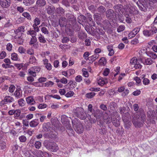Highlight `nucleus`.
Returning <instances> with one entry per match:
<instances>
[{
  "mask_svg": "<svg viewBox=\"0 0 157 157\" xmlns=\"http://www.w3.org/2000/svg\"><path fill=\"white\" fill-rule=\"evenodd\" d=\"M145 116L141 117L138 115H136L132 120V122L136 127H140L143 126V124L145 120Z\"/></svg>",
  "mask_w": 157,
  "mask_h": 157,
  "instance_id": "nucleus-1",
  "label": "nucleus"
},
{
  "mask_svg": "<svg viewBox=\"0 0 157 157\" xmlns=\"http://www.w3.org/2000/svg\"><path fill=\"white\" fill-rule=\"evenodd\" d=\"M44 145L48 149L53 152H56L58 149V147L56 143L54 142H50L46 141L44 143Z\"/></svg>",
  "mask_w": 157,
  "mask_h": 157,
  "instance_id": "nucleus-2",
  "label": "nucleus"
},
{
  "mask_svg": "<svg viewBox=\"0 0 157 157\" xmlns=\"http://www.w3.org/2000/svg\"><path fill=\"white\" fill-rule=\"evenodd\" d=\"M75 113L76 116L81 119H85L87 117V115L83 108L78 107L76 108Z\"/></svg>",
  "mask_w": 157,
  "mask_h": 157,
  "instance_id": "nucleus-3",
  "label": "nucleus"
},
{
  "mask_svg": "<svg viewBox=\"0 0 157 157\" xmlns=\"http://www.w3.org/2000/svg\"><path fill=\"white\" fill-rule=\"evenodd\" d=\"M61 122L65 127L72 133L73 130L71 128V125L70 124V121L68 117L65 115H63L61 116Z\"/></svg>",
  "mask_w": 157,
  "mask_h": 157,
  "instance_id": "nucleus-4",
  "label": "nucleus"
},
{
  "mask_svg": "<svg viewBox=\"0 0 157 157\" xmlns=\"http://www.w3.org/2000/svg\"><path fill=\"white\" fill-rule=\"evenodd\" d=\"M157 33V28L154 26H152L149 30L145 29L143 31L144 35L146 37L151 36Z\"/></svg>",
  "mask_w": 157,
  "mask_h": 157,
  "instance_id": "nucleus-5",
  "label": "nucleus"
},
{
  "mask_svg": "<svg viewBox=\"0 0 157 157\" xmlns=\"http://www.w3.org/2000/svg\"><path fill=\"white\" fill-rule=\"evenodd\" d=\"M46 4L45 0H37L36 2L35 6H33L30 8V10L36 11L38 9V8L44 7Z\"/></svg>",
  "mask_w": 157,
  "mask_h": 157,
  "instance_id": "nucleus-6",
  "label": "nucleus"
},
{
  "mask_svg": "<svg viewBox=\"0 0 157 157\" xmlns=\"http://www.w3.org/2000/svg\"><path fill=\"white\" fill-rule=\"evenodd\" d=\"M72 123L73 124L75 129L76 132L79 133H81L83 131V126L81 122L77 121L75 124H73V121Z\"/></svg>",
  "mask_w": 157,
  "mask_h": 157,
  "instance_id": "nucleus-7",
  "label": "nucleus"
},
{
  "mask_svg": "<svg viewBox=\"0 0 157 157\" xmlns=\"http://www.w3.org/2000/svg\"><path fill=\"white\" fill-rule=\"evenodd\" d=\"M147 116L150 122L153 124L155 123V119L156 117V114L154 111H149L147 112Z\"/></svg>",
  "mask_w": 157,
  "mask_h": 157,
  "instance_id": "nucleus-8",
  "label": "nucleus"
},
{
  "mask_svg": "<svg viewBox=\"0 0 157 157\" xmlns=\"http://www.w3.org/2000/svg\"><path fill=\"white\" fill-rule=\"evenodd\" d=\"M14 101V98L12 97L9 96H6L4 99L1 101L0 103L1 105H4L8 103H11Z\"/></svg>",
  "mask_w": 157,
  "mask_h": 157,
  "instance_id": "nucleus-9",
  "label": "nucleus"
},
{
  "mask_svg": "<svg viewBox=\"0 0 157 157\" xmlns=\"http://www.w3.org/2000/svg\"><path fill=\"white\" fill-rule=\"evenodd\" d=\"M69 23L71 26H73L76 23V19L74 16L72 14H68L67 16Z\"/></svg>",
  "mask_w": 157,
  "mask_h": 157,
  "instance_id": "nucleus-10",
  "label": "nucleus"
},
{
  "mask_svg": "<svg viewBox=\"0 0 157 157\" xmlns=\"http://www.w3.org/2000/svg\"><path fill=\"white\" fill-rule=\"evenodd\" d=\"M103 115L102 112L101 110H98V111L96 113V114L94 115V117H95L97 119H100V120L98 121V122L99 123V124L100 125H102L103 122L101 120V119H102V116Z\"/></svg>",
  "mask_w": 157,
  "mask_h": 157,
  "instance_id": "nucleus-11",
  "label": "nucleus"
},
{
  "mask_svg": "<svg viewBox=\"0 0 157 157\" xmlns=\"http://www.w3.org/2000/svg\"><path fill=\"white\" fill-rule=\"evenodd\" d=\"M105 14L107 18L108 19H111L114 17V16L115 13L113 10L109 9L105 12Z\"/></svg>",
  "mask_w": 157,
  "mask_h": 157,
  "instance_id": "nucleus-12",
  "label": "nucleus"
},
{
  "mask_svg": "<svg viewBox=\"0 0 157 157\" xmlns=\"http://www.w3.org/2000/svg\"><path fill=\"white\" fill-rule=\"evenodd\" d=\"M11 3L10 0H0V4L2 7L7 8L10 6Z\"/></svg>",
  "mask_w": 157,
  "mask_h": 157,
  "instance_id": "nucleus-13",
  "label": "nucleus"
},
{
  "mask_svg": "<svg viewBox=\"0 0 157 157\" xmlns=\"http://www.w3.org/2000/svg\"><path fill=\"white\" fill-rule=\"evenodd\" d=\"M87 21L88 24L92 25L94 26L95 25V22L93 21L92 18V15L90 13H87L86 14Z\"/></svg>",
  "mask_w": 157,
  "mask_h": 157,
  "instance_id": "nucleus-14",
  "label": "nucleus"
},
{
  "mask_svg": "<svg viewBox=\"0 0 157 157\" xmlns=\"http://www.w3.org/2000/svg\"><path fill=\"white\" fill-rule=\"evenodd\" d=\"M67 19L64 17H61L60 18L59 20V24L60 26L61 27L65 26L67 23Z\"/></svg>",
  "mask_w": 157,
  "mask_h": 157,
  "instance_id": "nucleus-15",
  "label": "nucleus"
},
{
  "mask_svg": "<svg viewBox=\"0 0 157 157\" xmlns=\"http://www.w3.org/2000/svg\"><path fill=\"white\" fill-rule=\"evenodd\" d=\"M55 10V8L54 6H48L46 8V11L48 14H52L54 13Z\"/></svg>",
  "mask_w": 157,
  "mask_h": 157,
  "instance_id": "nucleus-16",
  "label": "nucleus"
},
{
  "mask_svg": "<svg viewBox=\"0 0 157 157\" xmlns=\"http://www.w3.org/2000/svg\"><path fill=\"white\" fill-rule=\"evenodd\" d=\"M56 13L59 16L63 15L64 13V10L63 8L60 6L57 8L55 10Z\"/></svg>",
  "mask_w": 157,
  "mask_h": 157,
  "instance_id": "nucleus-17",
  "label": "nucleus"
},
{
  "mask_svg": "<svg viewBox=\"0 0 157 157\" xmlns=\"http://www.w3.org/2000/svg\"><path fill=\"white\" fill-rule=\"evenodd\" d=\"M140 60L144 64L151 65L153 61L151 58H147L144 60L143 58H140Z\"/></svg>",
  "mask_w": 157,
  "mask_h": 157,
  "instance_id": "nucleus-18",
  "label": "nucleus"
},
{
  "mask_svg": "<svg viewBox=\"0 0 157 157\" xmlns=\"http://www.w3.org/2000/svg\"><path fill=\"white\" fill-rule=\"evenodd\" d=\"M130 117V115L128 112L123 113L122 115V119L124 122H128L129 120Z\"/></svg>",
  "mask_w": 157,
  "mask_h": 157,
  "instance_id": "nucleus-19",
  "label": "nucleus"
},
{
  "mask_svg": "<svg viewBox=\"0 0 157 157\" xmlns=\"http://www.w3.org/2000/svg\"><path fill=\"white\" fill-rule=\"evenodd\" d=\"M113 8L115 12H120L123 9V6L121 4H117L115 5Z\"/></svg>",
  "mask_w": 157,
  "mask_h": 157,
  "instance_id": "nucleus-20",
  "label": "nucleus"
},
{
  "mask_svg": "<svg viewBox=\"0 0 157 157\" xmlns=\"http://www.w3.org/2000/svg\"><path fill=\"white\" fill-rule=\"evenodd\" d=\"M51 124L50 123H44L43 124V130L46 132H48L50 130Z\"/></svg>",
  "mask_w": 157,
  "mask_h": 157,
  "instance_id": "nucleus-21",
  "label": "nucleus"
},
{
  "mask_svg": "<svg viewBox=\"0 0 157 157\" xmlns=\"http://www.w3.org/2000/svg\"><path fill=\"white\" fill-rule=\"evenodd\" d=\"M94 20L97 22H99L101 21L102 19L101 15L98 13H96L94 14Z\"/></svg>",
  "mask_w": 157,
  "mask_h": 157,
  "instance_id": "nucleus-22",
  "label": "nucleus"
},
{
  "mask_svg": "<svg viewBox=\"0 0 157 157\" xmlns=\"http://www.w3.org/2000/svg\"><path fill=\"white\" fill-rule=\"evenodd\" d=\"M98 82L99 85L103 86V85L107 83L108 80L106 78H101L99 79Z\"/></svg>",
  "mask_w": 157,
  "mask_h": 157,
  "instance_id": "nucleus-23",
  "label": "nucleus"
},
{
  "mask_svg": "<svg viewBox=\"0 0 157 157\" xmlns=\"http://www.w3.org/2000/svg\"><path fill=\"white\" fill-rule=\"evenodd\" d=\"M103 26L105 29H107L110 26V24L109 20H105L103 21Z\"/></svg>",
  "mask_w": 157,
  "mask_h": 157,
  "instance_id": "nucleus-24",
  "label": "nucleus"
},
{
  "mask_svg": "<svg viewBox=\"0 0 157 157\" xmlns=\"http://www.w3.org/2000/svg\"><path fill=\"white\" fill-rule=\"evenodd\" d=\"M39 121L38 119H34L31 121L29 123V124L30 127H35L39 124Z\"/></svg>",
  "mask_w": 157,
  "mask_h": 157,
  "instance_id": "nucleus-25",
  "label": "nucleus"
},
{
  "mask_svg": "<svg viewBox=\"0 0 157 157\" xmlns=\"http://www.w3.org/2000/svg\"><path fill=\"white\" fill-rule=\"evenodd\" d=\"M14 95L17 98H21L22 96V91L20 89H17L15 92Z\"/></svg>",
  "mask_w": 157,
  "mask_h": 157,
  "instance_id": "nucleus-26",
  "label": "nucleus"
},
{
  "mask_svg": "<svg viewBox=\"0 0 157 157\" xmlns=\"http://www.w3.org/2000/svg\"><path fill=\"white\" fill-rule=\"evenodd\" d=\"M118 118H113L112 119V123L116 127H118L120 124V118L117 117Z\"/></svg>",
  "mask_w": 157,
  "mask_h": 157,
  "instance_id": "nucleus-27",
  "label": "nucleus"
},
{
  "mask_svg": "<svg viewBox=\"0 0 157 157\" xmlns=\"http://www.w3.org/2000/svg\"><path fill=\"white\" fill-rule=\"evenodd\" d=\"M141 52H144L146 54L148 55V56H149L150 57L152 58V59H156L157 57V55L154 52H151L150 53L149 55H148V54L147 53V51H145L144 49H143L141 50Z\"/></svg>",
  "mask_w": 157,
  "mask_h": 157,
  "instance_id": "nucleus-28",
  "label": "nucleus"
},
{
  "mask_svg": "<svg viewBox=\"0 0 157 157\" xmlns=\"http://www.w3.org/2000/svg\"><path fill=\"white\" fill-rule=\"evenodd\" d=\"M34 2L35 0H24L23 2L24 5L26 6H29Z\"/></svg>",
  "mask_w": 157,
  "mask_h": 157,
  "instance_id": "nucleus-29",
  "label": "nucleus"
},
{
  "mask_svg": "<svg viewBox=\"0 0 157 157\" xmlns=\"http://www.w3.org/2000/svg\"><path fill=\"white\" fill-rule=\"evenodd\" d=\"M86 17L84 15H80L78 18V21L79 23L81 24L86 20Z\"/></svg>",
  "mask_w": 157,
  "mask_h": 157,
  "instance_id": "nucleus-30",
  "label": "nucleus"
},
{
  "mask_svg": "<svg viewBox=\"0 0 157 157\" xmlns=\"http://www.w3.org/2000/svg\"><path fill=\"white\" fill-rule=\"evenodd\" d=\"M97 10L99 14H101L104 13L105 12L106 9L104 7L100 6L97 8Z\"/></svg>",
  "mask_w": 157,
  "mask_h": 157,
  "instance_id": "nucleus-31",
  "label": "nucleus"
},
{
  "mask_svg": "<svg viewBox=\"0 0 157 157\" xmlns=\"http://www.w3.org/2000/svg\"><path fill=\"white\" fill-rule=\"evenodd\" d=\"M99 55L98 54H95L91 57L88 58L89 60H91L92 61H94L96 59H97L99 57Z\"/></svg>",
  "mask_w": 157,
  "mask_h": 157,
  "instance_id": "nucleus-32",
  "label": "nucleus"
},
{
  "mask_svg": "<svg viewBox=\"0 0 157 157\" xmlns=\"http://www.w3.org/2000/svg\"><path fill=\"white\" fill-rule=\"evenodd\" d=\"M39 41L40 42L43 43H45L46 42V41L45 39L44 36L41 34H40L38 37Z\"/></svg>",
  "mask_w": 157,
  "mask_h": 157,
  "instance_id": "nucleus-33",
  "label": "nucleus"
},
{
  "mask_svg": "<svg viewBox=\"0 0 157 157\" xmlns=\"http://www.w3.org/2000/svg\"><path fill=\"white\" fill-rule=\"evenodd\" d=\"M78 36L80 39H82L86 37V34L83 32H79L78 33Z\"/></svg>",
  "mask_w": 157,
  "mask_h": 157,
  "instance_id": "nucleus-34",
  "label": "nucleus"
},
{
  "mask_svg": "<svg viewBox=\"0 0 157 157\" xmlns=\"http://www.w3.org/2000/svg\"><path fill=\"white\" fill-rule=\"evenodd\" d=\"M66 32L67 34L70 36H72L74 33V30L73 29L69 28H67L66 29Z\"/></svg>",
  "mask_w": 157,
  "mask_h": 157,
  "instance_id": "nucleus-35",
  "label": "nucleus"
},
{
  "mask_svg": "<svg viewBox=\"0 0 157 157\" xmlns=\"http://www.w3.org/2000/svg\"><path fill=\"white\" fill-rule=\"evenodd\" d=\"M27 34L28 35H30L32 37L34 36H36V33L33 30L30 29L29 30L27 31Z\"/></svg>",
  "mask_w": 157,
  "mask_h": 157,
  "instance_id": "nucleus-36",
  "label": "nucleus"
},
{
  "mask_svg": "<svg viewBox=\"0 0 157 157\" xmlns=\"http://www.w3.org/2000/svg\"><path fill=\"white\" fill-rule=\"evenodd\" d=\"M22 16L26 18L29 20H31V16L30 14L27 12H25L22 13Z\"/></svg>",
  "mask_w": 157,
  "mask_h": 157,
  "instance_id": "nucleus-37",
  "label": "nucleus"
},
{
  "mask_svg": "<svg viewBox=\"0 0 157 157\" xmlns=\"http://www.w3.org/2000/svg\"><path fill=\"white\" fill-rule=\"evenodd\" d=\"M21 110L20 109H17L15 110L14 112V118H17L19 117L21 115Z\"/></svg>",
  "mask_w": 157,
  "mask_h": 157,
  "instance_id": "nucleus-38",
  "label": "nucleus"
},
{
  "mask_svg": "<svg viewBox=\"0 0 157 157\" xmlns=\"http://www.w3.org/2000/svg\"><path fill=\"white\" fill-rule=\"evenodd\" d=\"M37 41V39L36 36H32V38H31V40L29 42V44L30 45H31L33 44H34Z\"/></svg>",
  "mask_w": 157,
  "mask_h": 157,
  "instance_id": "nucleus-39",
  "label": "nucleus"
},
{
  "mask_svg": "<svg viewBox=\"0 0 157 157\" xmlns=\"http://www.w3.org/2000/svg\"><path fill=\"white\" fill-rule=\"evenodd\" d=\"M34 24L33 26H38L40 23V21L38 17H36L33 21Z\"/></svg>",
  "mask_w": 157,
  "mask_h": 157,
  "instance_id": "nucleus-40",
  "label": "nucleus"
},
{
  "mask_svg": "<svg viewBox=\"0 0 157 157\" xmlns=\"http://www.w3.org/2000/svg\"><path fill=\"white\" fill-rule=\"evenodd\" d=\"M26 101L28 104H33L34 102H35L33 101V99L32 97H29L27 98L26 99Z\"/></svg>",
  "mask_w": 157,
  "mask_h": 157,
  "instance_id": "nucleus-41",
  "label": "nucleus"
},
{
  "mask_svg": "<svg viewBox=\"0 0 157 157\" xmlns=\"http://www.w3.org/2000/svg\"><path fill=\"white\" fill-rule=\"evenodd\" d=\"M143 76L142 78H144L143 81V84L145 85H148L150 83L149 80L147 78H144L145 76V75H143Z\"/></svg>",
  "mask_w": 157,
  "mask_h": 157,
  "instance_id": "nucleus-42",
  "label": "nucleus"
},
{
  "mask_svg": "<svg viewBox=\"0 0 157 157\" xmlns=\"http://www.w3.org/2000/svg\"><path fill=\"white\" fill-rule=\"evenodd\" d=\"M95 93L93 92H91L86 94V98H93L95 95Z\"/></svg>",
  "mask_w": 157,
  "mask_h": 157,
  "instance_id": "nucleus-43",
  "label": "nucleus"
},
{
  "mask_svg": "<svg viewBox=\"0 0 157 157\" xmlns=\"http://www.w3.org/2000/svg\"><path fill=\"white\" fill-rule=\"evenodd\" d=\"M99 62L101 65H104L106 63V60L104 57H102L101 58Z\"/></svg>",
  "mask_w": 157,
  "mask_h": 157,
  "instance_id": "nucleus-44",
  "label": "nucleus"
},
{
  "mask_svg": "<svg viewBox=\"0 0 157 157\" xmlns=\"http://www.w3.org/2000/svg\"><path fill=\"white\" fill-rule=\"evenodd\" d=\"M36 115L37 117H40V120L41 122H43L46 118L45 116H41V114L39 113L36 114Z\"/></svg>",
  "mask_w": 157,
  "mask_h": 157,
  "instance_id": "nucleus-45",
  "label": "nucleus"
},
{
  "mask_svg": "<svg viewBox=\"0 0 157 157\" xmlns=\"http://www.w3.org/2000/svg\"><path fill=\"white\" fill-rule=\"evenodd\" d=\"M125 29V27L124 25H121L117 29V31L118 33H120L124 31Z\"/></svg>",
  "mask_w": 157,
  "mask_h": 157,
  "instance_id": "nucleus-46",
  "label": "nucleus"
},
{
  "mask_svg": "<svg viewBox=\"0 0 157 157\" xmlns=\"http://www.w3.org/2000/svg\"><path fill=\"white\" fill-rule=\"evenodd\" d=\"M63 5H64L66 7H69L70 6V4L68 0H62L61 2Z\"/></svg>",
  "mask_w": 157,
  "mask_h": 157,
  "instance_id": "nucleus-47",
  "label": "nucleus"
},
{
  "mask_svg": "<svg viewBox=\"0 0 157 157\" xmlns=\"http://www.w3.org/2000/svg\"><path fill=\"white\" fill-rule=\"evenodd\" d=\"M41 30L45 34H48L49 33L47 29L45 27H42Z\"/></svg>",
  "mask_w": 157,
  "mask_h": 157,
  "instance_id": "nucleus-48",
  "label": "nucleus"
},
{
  "mask_svg": "<svg viewBox=\"0 0 157 157\" xmlns=\"http://www.w3.org/2000/svg\"><path fill=\"white\" fill-rule=\"evenodd\" d=\"M28 72L30 75H32L33 77H35L36 76L35 72L34 71L33 69L32 68L28 70Z\"/></svg>",
  "mask_w": 157,
  "mask_h": 157,
  "instance_id": "nucleus-49",
  "label": "nucleus"
},
{
  "mask_svg": "<svg viewBox=\"0 0 157 157\" xmlns=\"http://www.w3.org/2000/svg\"><path fill=\"white\" fill-rule=\"evenodd\" d=\"M36 59L35 57L33 56H31L29 59V61L30 63H35L36 62Z\"/></svg>",
  "mask_w": 157,
  "mask_h": 157,
  "instance_id": "nucleus-50",
  "label": "nucleus"
},
{
  "mask_svg": "<svg viewBox=\"0 0 157 157\" xmlns=\"http://www.w3.org/2000/svg\"><path fill=\"white\" fill-rule=\"evenodd\" d=\"M117 19L121 22H123L124 20L122 15L121 14H118Z\"/></svg>",
  "mask_w": 157,
  "mask_h": 157,
  "instance_id": "nucleus-51",
  "label": "nucleus"
},
{
  "mask_svg": "<svg viewBox=\"0 0 157 157\" xmlns=\"http://www.w3.org/2000/svg\"><path fill=\"white\" fill-rule=\"evenodd\" d=\"M137 62V59L136 57L132 58L130 60V63L132 64H135Z\"/></svg>",
  "mask_w": 157,
  "mask_h": 157,
  "instance_id": "nucleus-52",
  "label": "nucleus"
},
{
  "mask_svg": "<svg viewBox=\"0 0 157 157\" xmlns=\"http://www.w3.org/2000/svg\"><path fill=\"white\" fill-rule=\"evenodd\" d=\"M6 143L5 142L1 141L0 142V147L2 149H4L6 147Z\"/></svg>",
  "mask_w": 157,
  "mask_h": 157,
  "instance_id": "nucleus-53",
  "label": "nucleus"
},
{
  "mask_svg": "<svg viewBox=\"0 0 157 157\" xmlns=\"http://www.w3.org/2000/svg\"><path fill=\"white\" fill-rule=\"evenodd\" d=\"M11 59L14 60H16L17 59V55L16 53H13L11 54Z\"/></svg>",
  "mask_w": 157,
  "mask_h": 157,
  "instance_id": "nucleus-54",
  "label": "nucleus"
},
{
  "mask_svg": "<svg viewBox=\"0 0 157 157\" xmlns=\"http://www.w3.org/2000/svg\"><path fill=\"white\" fill-rule=\"evenodd\" d=\"M35 147L37 149H39L41 146V144L40 142L37 141H36L35 144Z\"/></svg>",
  "mask_w": 157,
  "mask_h": 157,
  "instance_id": "nucleus-55",
  "label": "nucleus"
},
{
  "mask_svg": "<svg viewBox=\"0 0 157 157\" xmlns=\"http://www.w3.org/2000/svg\"><path fill=\"white\" fill-rule=\"evenodd\" d=\"M129 92V90L128 89H125L123 91L122 94V96L123 97H125L128 95Z\"/></svg>",
  "mask_w": 157,
  "mask_h": 157,
  "instance_id": "nucleus-56",
  "label": "nucleus"
},
{
  "mask_svg": "<svg viewBox=\"0 0 157 157\" xmlns=\"http://www.w3.org/2000/svg\"><path fill=\"white\" fill-rule=\"evenodd\" d=\"M18 51L20 53H24L25 52V49L22 47H20L18 49Z\"/></svg>",
  "mask_w": 157,
  "mask_h": 157,
  "instance_id": "nucleus-57",
  "label": "nucleus"
},
{
  "mask_svg": "<svg viewBox=\"0 0 157 157\" xmlns=\"http://www.w3.org/2000/svg\"><path fill=\"white\" fill-rule=\"evenodd\" d=\"M110 71V70L108 68H106L103 72V75L105 76H107L109 74Z\"/></svg>",
  "mask_w": 157,
  "mask_h": 157,
  "instance_id": "nucleus-58",
  "label": "nucleus"
},
{
  "mask_svg": "<svg viewBox=\"0 0 157 157\" xmlns=\"http://www.w3.org/2000/svg\"><path fill=\"white\" fill-rule=\"evenodd\" d=\"M19 140L20 142H24L26 141V138L25 136H21L19 137Z\"/></svg>",
  "mask_w": 157,
  "mask_h": 157,
  "instance_id": "nucleus-59",
  "label": "nucleus"
},
{
  "mask_svg": "<svg viewBox=\"0 0 157 157\" xmlns=\"http://www.w3.org/2000/svg\"><path fill=\"white\" fill-rule=\"evenodd\" d=\"M89 9L93 13H94L95 11L96 10V8H95L94 5H92L89 6L88 7Z\"/></svg>",
  "mask_w": 157,
  "mask_h": 157,
  "instance_id": "nucleus-60",
  "label": "nucleus"
},
{
  "mask_svg": "<svg viewBox=\"0 0 157 157\" xmlns=\"http://www.w3.org/2000/svg\"><path fill=\"white\" fill-rule=\"evenodd\" d=\"M74 93L72 91H69L65 95L67 97H70L73 96Z\"/></svg>",
  "mask_w": 157,
  "mask_h": 157,
  "instance_id": "nucleus-61",
  "label": "nucleus"
},
{
  "mask_svg": "<svg viewBox=\"0 0 157 157\" xmlns=\"http://www.w3.org/2000/svg\"><path fill=\"white\" fill-rule=\"evenodd\" d=\"M75 81L78 82H80L82 80V77L80 75H78L75 78Z\"/></svg>",
  "mask_w": 157,
  "mask_h": 157,
  "instance_id": "nucleus-62",
  "label": "nucleus"
},
{
  "mask_svg": "<svg viewBox=\"0 0 157 157\" xmlns=\"http://www.w3.org/2000/svg\"><path fill=\"white\" fill-rule=\"evenodd\" d=\"M17 9L18 11L20 13H22L24 11V8L21 6H17Z\"/></svg>",
  "mask_w": 157,
  "mask_h": 157,
  "instance_id": "nucleus-63",
  "label": "nucleus"
},
{
  "mask_svg": "<svg viewBox=\"0 0 157 157\" xmlns=\"http://www.w3.org/2000/svg\"><path fill=\"white\" fill-rule=\"evenodd\" d=\"M136 35L132 31L130 32L128 34V38L129 39H131L134 37Z\"/></svg>",
  "mask_w": 157,
  "mask_h": 157,
  "instance_id": "nucleus-64",
  "label": "nucleus"
}]
</instances>
